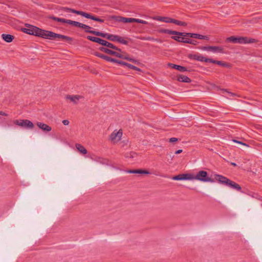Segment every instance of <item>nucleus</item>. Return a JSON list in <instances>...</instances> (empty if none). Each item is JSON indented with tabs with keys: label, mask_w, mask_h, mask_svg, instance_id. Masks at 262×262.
Segmentation results:
<instances>
[{
	"label": "nucleus",
	"mask_w": 262,
	"mask_h": 262,
	"mask_svg": "<svg viewBox=\"0 0 262 262\" xmlns=\"http://www.w3.org/2000/svg\"><path fill=\"white\" fill-rule=\"evenodd\" d=\"M207 172L205 171H200L195 176H193L192 180H198L203 182L211 181L210 179L207 177Z\"/></svg>",
	"instance_id": "0eeeda50"
},
{
	"label": "nucleus",
	"mask_w": 262,
	"mask_h": 262,
	"mask_svg": "<svg viewBox=\"0 0 262 262\" xmlns=\"http://www.w3.org/2000/svg\"><path fill=\"white\" fill-rule=\"evenodd\" d=\"M207 58L204 57L202 55H199L197 57L196 60L200 61H204L207 62Z\"/></svg>",
	"instance_id": "473e14b6"
},
{
	"label": "nucleus",
	"mask_w": 262,
	"mask_h": 262,
	"mask_svg": "<svg viewBox=\"0 0 262 262\" xmlns=\"http://www.w3.org/2000/svg\"><path fill=\"white\" fill-rule=\"evenodd\" d=\"M108 48H107L106 47H101L99 48V50L103 52H104L105 53H107Z\"/></svg>",
	"instance_id": "4c0bfd02"
},
{
	"label": "nucleus",
	"mask_w": 262,
	"mask_h": 262,
	"mask_svg": "<svg viewBox=\"0 0 262 262\" xmlns=\"http://www.w3.org/2000/svg\"><path fill=\"white\" fill-rule=\"evenodd\" d=\"M122 136V132L121 130H115L110 135V138L112 142L115 143L120 140Z\"/></svg>",
	"instance_id": "1a4fd4ad"
},
{
	"label": "nucleus",
	"mask_w": 262,
	"mask_h": 262,
	"mask_svg": "<svg viewBox=\"0 0 262 262\" xmlns=\"http://www.w3.org/2000/svg\"><path fill=\"white\" fill-rule=\"evenodd\" d=\"M139 39L143 40H156V41H159L158 39H155L152 37H138Z\"/></svg>",
	"instance_id": "c756f323"
},
{
	"label": "nucleus",
	"mask_w": 262,
	"mask_h": 262,
	"mask_svg": "<svg viewBox=\"0 0 262 262\" xmlns=\"http://www.w3.org/2000/svg\"><path fill=\"white\" fill-rule=\"evenodd\" d=\"M2 36L3 39L7 42H11L14 39V36L10 34H3Z\"/></svg>",
	"instance_id": "b1692460"
},
{
	"label": "nucleus",
	"mask_w": 262,
	"mask_h": 262,
	"mask_svg": "<svg viewBox=\"0 0 262 262\" xmlns=\"http://www.w3.org/2000/svg\"><path fill=\"white\" fill-rule=\"evenodd\" d=\"M105 47L109 48L110 49H114V50L122 52V51L120 49L117 48V47L114 46L113 43H110L108 41L107 42V43H106Z\"/></svg>",
	"instance_id": "cd10ccee"
},
{
	"label": "nucleus",
	"mask_w": 262,
	"mask_h": 262,
	"mask_svg": "<svg viewBox=\"0 0 262 262\" xmlns=\"http://www.w3.org/2000/svg\"><path fill=\"white\" fill-rule=\"evenodd\" d=\"M193 175L191 174H181L174 176L172 179L174 180H192Z\"/></svg>",
	"instance_id": "f8f14e48"
},
{
	"label": "nucleus",
	"mask_w": 262,
	"mask_h": 262,
	"mask_svg": "<svg viewBox=\"0 0 262 262\" xmlns=\"http://www.w3.org/2000/svg\"><path fill=\"white\" fill-rule=\"evenodd\" d=\"M119 20L123 23H134L135 22V18H125L123 17H120Z\"/></svg>",
	"instance_id": "a878e982"
},
{
	"label": "nucleus",
	"mask_w": 262,
	"mask_h": 262,
	"mask_svg": "<svg viewBox=\"0 0 262 262\" xmlns=\"http://www.w3.org/2000/svg\"><path fill=\"white\" fill-rule=\"evenodd\" d=\"M230 95H234V94H233L232 93H230Z\"/></svg>",
	"instance_id": "6e6d98bb"
},
{
	"label": "nucleus",
	"mask_w": 262,
	"mask_h": 262,
	"mask_svg": "<svg viewBox=\"0 0 262 262\" xmlns=\"http://www.w3.org/2000/svg\"><path fill=\"white\" fill-rule=\"evenodd\" d=\"M199 36H198V39H205V40L209 39V37L207 36L202 35H200V34H199Z\"/></svg>",
	"instance_id": "58836bf2"
},
{
	"label": "nucleus",
	"mask_w": 262,
	"mask_h": 262,
	"mask_svg": "<svg viewBox=\"0 0 262 262\" xmlns=\"http://www.w3.org/2000/svg\"><path fill=\"white\" fill-rule=\"evenodd\" d=\"M177 80L180 82L190 83L191 80L186 76L179 75L177 76Z\"/></svg>",
	"instance_id": "a211bd4d"
},
{
	"label": "nucleus",
	"mask_w": 262,
	"mask_h": 262,
	"mask_svg": "<svg viewBox=\"0 0 262 262\" xmlns=\"http://www.w3.org/2000/svg\"><path fill=\"white\" fill-rule=\"evenodd\" d=\"M86 32L87 33H90L96 36H99L104 38H106V39L113 41H118L119 37V36L118 35L108 34L106 33H104L96 31L87 30Z\"/></svg>",
	"instance_id": "20e7f679"
},
{
	"label": "nucleus",
	"mask_w": 262,
	"mask_h": 262,
	"mask_svg": "<svg viewBox=\"0 0 262 262\" xmlns=\"http://www.w3.org/2000/svg\"><path fill=\"white\" fill-rule=\"evenodd\" d=\"M127 173L134 174H149V172L146 170L138 169L133 170H128L126 171Z\"/></svg>",
	"instance_id": "f3484780"
},
{
	"label": "nucleus",
	"mask_w": 262,
	"mask_h": 262,
	"mask_svg": "<svg viewBox=\"0 0 262 262\" xmlns=\"http://www.w3.org/2000/svg\"><path fill=\"white\" fill-rule=\"evenodd\" d=\"M256 40L255 39L249 38L247 37H234L230 36V42L239 43H254Z\"/></svg>",
	"instance_id": "39448f33"
},
{
	"label": "nucleus",
	"mask_w": 262,
	"mask_h": 262,
	"mask_svg": "<svg viewBox=\"0 0 262 262\" xmlns=\"http://www.w3.org/2000/svg\"><path fill=\"white\" fill-rule=\"evenodd\" d=\"M76 147L77 150L83 155H85L88 152V151L85 147L80 144H76Z\"/></svg>",
	"instance_id": "5701e85b"
},
{
	"label": "nucleus",
	"mask_w": 262,
	"mask_h": 262,
	"mask_svg": "<svg viewBox=\"0 0 262 262\" xmlns=\"http://www.w3.org/2000/svg\"><path fill=\"white\" fill-rule=\"evenodd\" d=\"M65 99L68 100H69L71 102H73L74 104L78 103L79 101L83 99V97L81 95H68L66 96Z\"/></svg>",
	"instance_id": "9b49d317"
},
{
	"label": "nucleus",
	"mask_w": 262,
	"mask_h": 262,
	"mask_svg": "<svg viewBox=\"0 0 262 262\" xmlns=\"http://www.w3.org/2000/svg\"><path fill=\"white\" fill-rule=\"evenodd\" d=\"M182 152V149H179V150L176 151L175 154H179L181 153Z\"/></svg>",
	"instance_id": "3c124183"
},
{
	"label": "nucleus",
	"mask_w": 262,
	"mask_h": 262,
	"mask_svg": "<svg viewBox=\"0 0 262 262\" xmlns=\"http://www.w3.org/2000/svg\"><path fill=\"white\" fill-rule=\"evenodd\" d=\"M176 69L182 72H184L187 71L186 68L179 65H177Z\"/></svg>",
	"instance_id": "7c9ffc66"
},
{
	"label": "nucleus",
	"mask_w": 262,
	"mask_h": 262,
	"mask_svg": "<svg viewBox=\"0 0 262 262\" xmlns=\"http://www.w3.org/2000/svg\"><path fill=\"white\" fill-rule=\"evenodd\" d=\"M215 64H219V65H221V66H224L225 65L224 63H223L222 62H221L220 61H217V60L216 61V63Z\"/></svg>",
	"instance_id": "a18cd8bd"
},
{
	"label": "nucleus",
	"mask_w": 262,
	"mask_h": 262,
	"mask_svg": "<svg viewBox=\"0 0 262 262\" xmlns=\"http://www.w3.org/2000/svg\"><path fill=\"white\" fill-rule=\"evenodd\" d=\"M36 125L44 132H49L52 130L51 127L43 123L37 122Z\"/></svg>",
	"instance_id": "dca6fc26"
},
{
	"label": "nucleus",
	"mask_w": 262,
	"mask_h": 262,
	"mask_svg": "<svg viewBox=\"0 0 262 262\" xmlns=\"http://www.w3.org/2000/svg\"><path fill=\"white\" fill-rule=\"evenodd\" d=\"M76 23H77L79 25H74L73 26H75V27H79V28H83V29H85V32H86L87 30H90L91 31L90 29L91 28V27L88 26V25H86L85 24H82V23H80L79 22H78V21H76Z\"/></svg>",
	"instance_id": "393cba45"
},
{
	"label": "nucleus",
	"mask_w": 262,
	"mask_h": 262,
	"mask_svg": "<svg viewBox=\"0 0 262 262\" xmlns=\"http://www.w3.org/2000/svg\"><path fill=\"white\" fill-rule=\"evenodd\" d=\"M14 123L19 126L26 128L32 129L34 127V124L29 120H15Z\"/></svg>",
	"instance_id": "423d86ee"
},
{
	"label": "nucleus",
	"mask_w": 262,
	"mask_h": 262,
	"mask_svg": "<svg viewBox=\"0 0 262 262\" xmlns=\"http://www.w3.org/2000/svg\"><path fill=\"white\" fill-rule=\"evenodd\" d=\"M232 141L233 142H234V143H238V144H240V145H245V146H248L246 143H243L242 142H241V141H237L236 140H235V139H232Z\"/></svg>",
	"instance_id": "e433bc0d"
},
{
	"label": "nucleus",
	"mask_w": 262,
	"mask_h": 262,
	"mask_svg": "<svg viewBox=\"0 0 262 262\" xmlns=\"http://www.w3.org/2000/svg\"><path fill=\"white\" fill-rule=\"evenodd\" d=\"M62 123L64 125H69V121L68 120H63L62 121Z\"/></svg>",
	"instance_id": "37998d69"
},
{
	"label": "nucleus",
	"mask_w": 262,
	"mask_h": 262,
	"mask_svg": "<svg viewBox=\"0 0 262 262\" xmlns=\"http://www.w3.org/2000/svg\"><path fill=\"white\" fill-rule=\"evenodd\" d=\"M186 36H173L171 38L179 42L190 43L192 45H196L198 42L196 40L190 39L186 38Z\"/></svg>",
	"instance_id": "6e6552de"
},
{
	"label": "nucleus",
	"mask_w": 262,
	"mask_h": 262,
	"mask_svg": "<svg viewBox=\"0 0 262 262\" xmlns=\"http://www.w3.org/2000/svg\"><path fill=\"white\" fill-rule=\"evenodd\" d=\"M121 65L125 66L127 67L128 68L131 69H133L134 67V66H133L131 64H129L127 62L123 61H122V62L121 63Z\"/></svg>",
	"instance_id": "72a5a7b5"
},
{
	"label": "nucleus",
	"mask_w": 262,
	"mask_h": 262,
	"mask_svg": "<svg viewBox=\"0 0 262 262\" xmlns=\"http://www.w3.org/2000/svg\"><path fill=\"white\" fill-rule=\"evenodd\" d=\"M172 23L177 25L178 26H186L187 25V24L184 21H180L175 19H173L172 20Z\"/></svg>",
	"instance_id": "c85d7f7f"
},
{
	"label": "nucleus",
	"mask_w": 262,
	"mask_h": 262,
	"mask_svg": "<svg viewBox=\"0 0 262 262\" xmlns=\"http://www.w3.org/2000/svg\"><path fill=\"white\" fill-rule=\"evenodd\" d=\"M37 31H38L37 36L42 37L43 38L51 40L59 38L65 40L69 42H71L73 40L72 37L59 34H57L51 31L42 30L40 28H39L38 30H37Z\"/></svg>",
	"instance_id": "f257e3e1"
},
{
	"label": "nucleus",
	"mask_w": 262,
	"mask_h": 262,
	"mask_svg": "<svg viewBox=\"0 0 262 262\" xmlns=\"http://www.w3.org/2000/svg\"><path fill=\"white\" fill-rule=\"evenodd\" d=\"M209 47H202L201 49L203 50H207V51H209Z\"/></svg>",
	"instance_id": "09e8293b"
},
{
	"label": "nucleus",
	"mask_w": 262,
	"mask_h": 262,
	"mask_svg": "<svg viewBox=\"0 0 262 262\" xmlns=\"http://www.w3.org/2000/svg\"><path fill=\"white\" fill-rule=\"evenodd\" d=\"M0 115L4 116H7V114L4 112L0 111Z\"/></svg>",
	"instance_id": "8fccbe9b"
},
{
	"label": "nucleus",
	"mask_w": 262,
	"mask_h": 262,
	"mask_svg": "<svg viewBox=\"0 0 262 262\" xmlns=\"http://www.w3.org/2000/svg\"><path fill=\"white\" fill-rule=\"evenodd\" d=\"M216 60H215L214 59H211V58H207V62H211L213 63H216Z\"/></svg>",
	"instance_id": "79ce46f5"
},
{
	"label": "nucleus",
	"mask_w": 262,
	"mask_h": 262,
	"mask_svg": "<svg viewBox=\"0 0 262 262\" xmlns=\"http://www.w3.org/2000/svg\"><path fill=\"white\" fill-rule=\"evenodd\" d=\"M179 36H187L189 37H192V38H198V36H200L199 34H196V33H184V32H179Z\"/></svg>",
	"instance_id": "6ab92c4d"
},
{
	"label": "nucleus",
	"mask_w": 262,
	"mask_h": 262,
	"mask_svg": "<svg viewBox=\"0 0 262 262\" xmlns=\"http://www.w3.org/2000/svg\"><path fill=\"white\" fill-rule=\"evenodd\" d=\"M130 157L134 158L135 157V156H136V154L135 152H131L130 154Z\"/></svg>",
	"instance_id": "603ef678"
},
{
	"label": "nucleus",
	"mask_w": 262,
	"mask_h": 262,
	"mask_svg": "<svg viewBox=\"0 0 262 262\" xmlns=\"http://www.w3.org/2000/svg\"><path fill=\"white\" fill-rule=\"evenodd\" d=\"M214 179L223 185H229V180L223 176L215 174Z\"/></svg>",
	"instance_id": "ddd939ff"
},
{
	"label": "nucleus",
	"mask_w": 262,
	"mask_h": 262,
	"mask_svg": "<svg viewBox=\"0 0 262 262\" xmlns=\"http://www.w3.org/2000/svg\"><path fill=\"white\" fill-rule=\"evenodd\" d=\"M230 165H232V166H236V164L235 163H233V162H230Z\"/></svg>",
	"instance_id": "864d4df0"
},
{
	"label": "nucleus",
	"mask_w": 262,
	"mask_h": 262,
	"mask_svg": "<svg viewBox=\"0 0 262 262\" xmlns=\"http://www.w3.org/2000/svg\"><path fill=\"white\" fill-rule=\"evenodd\" d=\"M156 19L157 20L163 21V22L167 23H172V20H173V18H170L168 17H161V16H159V17H157Z\"/></svg>",
	"instance_id": "412c9836"
},
{
	"label": "nucleus",
	"mask_w": 262,
	"mask_h": 262,
	"mask_svg": "<svg viewBox=\"0 0 262 262\" xmlns=\"http://www.w3.org/2000/svg\"><path fill=\"white\" fill-rule=\"evenodd\" d=\"M61 10L62 11H64L67 12H72V13L80 15L82 16L85 17V18H89L92 20H94L100 22V23H103L104 21V19H101V18L96 17L94 16L91 15L89 13H87L83 12V11H77V10L71 9V8H67V7H62L61 8Z\"/></svg>",
	"instance_id": "f03ea898"
},
{
	"label": "nucleus",
	"mask_w": 262,
	"mask_h": 262,
	"mask_svg": "<svg viewBox=\"0 0 262 262\" xmlns=\"http://www.w3.org/2000/svg\"><path fill=\"white\" fill-rule=\"evenodd\" d=\"M198 56V55H194V56H193V58H194V59L196 60V58H197Z\"/></svg>",
	"instance_id": "5fc2aeb1"
},
{
	"label": "nucleus",
	"mask_w": 262,
	"mask_h": 262,
	"mask_svg": "<svg viewBox=\"0 0 262 262\" xmlns=\"http://www.w3.org/2000/svg\"><path fill=\"white\" fill-rule=\"evenodd\" d=\"M97 38L98 37H93V36H87V38L89 40H91L92 41L95 42H96Z\"/></svg>",
	"instance_id": "c9c22d12"
},
{
	"label": "nucleus",
	"mask_w": 262,
	"mask_h": 262,
	"mask_svg": "<svg viewBox=\"0 0 262 262\" xmlns=\"http://www.w3.org/2000/svg\"><path fill=\"white\" fill-rule=\"evenodd\" d=\"M167 66L169 67H170L171 68L176 69V68L177 67V64H173V63H167Z\"/></svg>",
	"instance_id": "a19ab883"
},
{
	"label": "nucleus",
	"mask_w": 262,
	"mask_h": 262,
	"mask_svg": "<svg viewBox=\"0 0 262 262\" xmlns=\"http://www.w3.org/2000/svg\"><path fill=\"white\" fill-rule=\"evenodd\" d=\"M50 19L54 20L55 21H57L58 22H61V23H67L68 24L74 25H78L77 23H76V21L71 20L69 19H66L64 18H60L55 16H51L50 17Z\"/></svg>",
	"instance_id": "4468645a"
},
{
	"label": "nucleus",
	"mask_w": 262,
	"mask_h": 262,
	"mask_svg": "<svg viewBox=\"0 0 262 262\" xmlns=\"http://www.w3.org/2000/svg\"><path fill=\"white\" fill-rule=\"evenodd\" d=\"M133 70L137 71H141V70L140 68H139L136 66L134 67Z\"/></svg>",
	"instance_id": "de8ad7c7"
},
{
	"label": "nucleus",
	"mask_w": 262,
	"mask_h": 262,
	"mask_svg": "<svg viewBox=\"0 0 262 262\" xmlns=\"http://www.w3.org/2000/svg\"><path fill=\"white\" fill-rule=\"evenodd\" d=\"M135 22L138 23H140V24H147V23H148L145 20H143L140 19H137V18H135Z\"/></svg>",
	"instance_id": "f704fd0d"
},
{
	"label": "nucleus",
	"mask_w": 262,
	"mask_h": 262,
	"mask_svg": "<svg viewBox=\"0 0 262 262\" xmlns=\"http://www.w3.org/2000/svg\"><path fill=\"white\" fill-rule=\"evenodd\" d=\"M159 33H168L171 35H179V32L168 29H162L158 30Z\"/></svg>",
	"instance_id": "aec40b11"
},
{
	"label": "nucleus",
	"mask_w": 262,
	"mask_h": 262,
	"mask_svg": "<svg viewBox=\"0 0 262 262\" xmlns=\"http://www.w3.org/2000/svg\"><path fill=\"white\" fill-rule=\"evenodd\" d=\"M95 55L96 56L99 57L102 59H103L107 61L114 62V63H117L119 64H121V63L122 62L121 60H119L112 58L110 56L105 55L100 53L99 52H96Z\"/></svg>",
	"instance_id": "9d476101"
},
{
	"label": "nucleus",
	"mask_w": 262,
	"mask_h": 262,
	"mask_svg": "<svg viewBox=\"0 0 262 262\" xmlns=\"http://www.w3.org/2000/svg\"><path fill=\"white\" fill-rule=\"evenodd\" d=\"M106 54H108L114 56L115 57L125 59L126 60H128L129 61L133 62V63H135L136 64L139 63V61L137 60L133 59L132 58H130L129 57L128 54H127L126 52L122 51V52L117 51H113L110 49H107Z\"/></svg>",
	"instance_id": "7ed1b4c3"
},
{
	"label": "nucleus",
	"mask_w": 262,
	"mask_h": 262,
	"mask_svg": "<svg viewBox=\"0 0 262 262\" xmlns=\"http://www.w3.org/2000/svg\"><path fill=\"white\" fill-rule=\"evenodd\" d=\"M178 141V139L177 138H171L169 139V142L170 143H175Z\"/></svg>",
	"instance_id": "ea45409f"
},
{
	"label": "nucleus",
	"mask_w": 262,
	"mask_h": 262,
	"mask_svg": "<svg viewBox=\"0 0 262 262\" xmlns=\"http://www.w3.org/2000/svg\"><path fill=\"white\" fill-rule=\"evenodd\" d=\"M230 187L238 191L241 190L239 185L232 181H230Z\"/></svg>",
	"instance_id": "bb28decb"
},
{
	"label": "nucleus",
	"mask_w": 262,
	"mask_h": 262,
	"mask_svg": "<svg viewBox=\"0 0 262 262\" xmlns=\"http://www.w3.org/2000/svg\"><path fill=\"white\" fill-rule=\"evenodd\" d=\"M39 28L34 26H31L30 28H24L23 29V31L26 33H27L30 35H35L37 36L38 31Z\"/></svg>",
	"instance_id": "2eb2a0df"
},
{
	"label": "nucleus",
	"mask_w": 262,
	"mask_h": 262,
	"mask_svg": "<svg viewBox=\"0 0 262 262\" xmlns=\"http://www.w3.org/2000/svg\"><path fill=\"white\" fill-rule=\"evenodd\" d=\"M118 42H120L124 45H127L128 41L125 40L123 37L119 36Z\"/></svg>",
	"instance_id": "2f4dec72"
},
{
	"label": "nucleus",
	"mask_w": 262,
	"mask_h": 262,
	"mask_svg": "<svg viewBox=\"0 0 262 262\" xmlns=\"http://www.w3.org/2000/svg\"><path fill=\"white\" fill-rule=\"evenodd\" d=\"M102 39L100 38H97V43H98L101 45Z\"/></svg>",
	"instance_id": "49530a36"
},
{
	"label": "nucleus",
	"mask_w": 262,
	"mask_h": 262,
	"mask_svg": "<svg viewBox=\"0 0 262 262\" xmlns=\"http://www.w3.org/2000/svg\"><path fill=\"white\" fill-rule=\"evenodd\" d=\"M209 51H211L214 53H222L223 48L217 46H209Z\"/></svg>",
	"instance_id": "4be33fe9"
},
{
	"label": "nucleus",
	"mask_w": 262,
	"mask_h": 262,
	"mask_svg": "<svg viewBox=\"0 0 262 262\" xmlns=\"http://www.w3.org/2000/svg\"><path fill=\"white\" fill-rule=\"evenodd\" d=\"M107 41L102 39L101 45L105 47L107 43Z\"/></svg>",
	"instance_id": "c03bdc74"
}]
</instances>
